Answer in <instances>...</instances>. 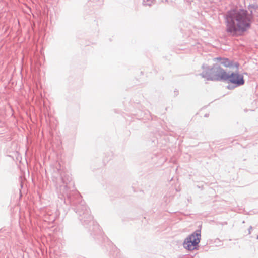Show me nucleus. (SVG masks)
<instances>
[{
  "mask_svg": "<svg viewBox=\"0 0 258 258\" xmlns=\"http://www.w3.org/2000/svg\"><path fill=\"white\" fill-rule=\"evenodd\" d=\"M226 31L230 35L236 36L239 32H245L251 26L253 20V11L244 9H232L224 15Z\"/></svg>",
  "mask_w": 258,
  "mask_h": 258,
  "instance_id": "nucleus-1",
  "label": "nucleus"
},
{
  "mask_svg": "<svg viewBox=\"0 0 258 258\" xmlns=\"http://www.w3.org/2000/svg\"><path fill=\"white\" fill-rule=\"evenodd\" d=\"M61 181L62 185L59 186L60 192L63 196H66L67 197L74 211L79 215L80 219L82 220L84 219V217H82V211L80 210L79 205H78L79 203L80 204L82 210H84L83 214L85 215V217L87 218V220L90 221L92 217L89 214V210L86 207L85 202L82 200L80 194L77 191L72 190L71 192L70 190L71 187H74V184L71 183L72 177L68 173L66 172L61 173Z\"/></svg>",
  "mask_w": 258,
  "mask_h": 258,
  "instance_id": "nucleus-2",
  "label": "nucleus"
},
{
  "mask_svg": "<svg viewBox=\"0 0 258 258\" xmlns=\"http://www.w3.org/2000/svg\"><path fill=\"white\" fill-rule=\"evenodd\" d=\"M202 68L205 69L200 75L208 81H225L226 74L227 72L222 68L218 63L214 64L212 67L204 65Z\"/></svg>",
  "mask_w": 258,
  "mask_h": 258,
  "instance_id": "nucleus-3",
  "label": "nucleus"
},
{
  "mask_svg": "<svg viewBox=\"0 0 258 258\" xmlns=\"http://www.w3.org/2000/svg\"><path fill=\"white\" fill-rule=\"evenodd\" d=\"M201 237V230H196L185 239L183 243L184 248L190 251L196 249V246L200 242Z\"/></svg>",
  "mask_w": 258,
  "mask_h": 258,
  "instance_id": "nucleus-4",
  "label": "nucleus"
},
{
  "mask_svg": "<svg viewBox=\"0 0 258 258\" xmlns=\"http://www.w3.org/2000/svg\"><path fill=\"white\" fill-rule=\"evenodd\" d=\"M225 81H227L228 82L232 84V85L227 86V88L229 89H232L243 85L245 83L243 76L242 74H239L238 72L227 73L225 79Z\"/></svg>",
  "mask_w": 258,
  "mask_h": 258,
  "instance_id": "nucleus-5",
  "label": "nucleus"
},
{
  "mask_svg": "<svg viewBox=\"0 0 258 258\" xmlns=\"http://www.w3.org/2000/svg\"><path fill=\"white\" fill-rule=\"evenodd\" d=\"M78 205H79V206L80 207V209L82 211L81 214H82V217H84V219L82 220H81V219H80L79 215L78 214V213H76L77 214V215H78V219L81 221L82 224L86 228H89V227H91V226H92L93 230H94V229L99 230V231L100 232V230L99 227V225L97 224H95L94 221H93V217L90 214V209H89V214L91 216V217H92V219H91V220H90V221H89L87 220V218L85 217V215L83 214V212H84V210H82V208H81L80 204H79V203L78 204ZM86 207L88 209H89L87 206H86ZM89 229H91V227H89Z\"/></svg>",
  "mask_w": 258,
  "mask_h": 258,
  "instance_id": "nucleus-6",
  "label": "nucleus"
},
{
  "mask_svg": "<svg viewBox=\"0 0 258 258\" xmlns=\"http://www.w3.org/2000/svg\"><path fill=\"white\" fill-rule=\"evenodd\" d=\"M213 61L216 62V63H218L220 65H222L225 67H231L233 66V62L229 60L227 58L225 57H215L213 59Z\"/></svg>",
  "mask_w": 258,
  "mask_h": 258,
  "instance_id": "nucleus-7",
  "label": "nucleus"
},
{
  "mask_svg": "<svg viewBox=\"0 0 258 258\" xmlns=\"http://www.w3.org/2000/svg\"><path fill=\"white\" fill-rule=\"evenodd\" d=\"M154 0H143V4L146 6H151Z\"/></svg>",
  "mask_w": 258,
  "mask_h": 258,
  "instance_id": "nucleus-8",
  "label": "nucleus"
},
{
  "mask_svg": "<svg viewBox=\"0 0 258 258\" xmlns=\"http://www.w3.org/2000/svg\"><path fill=\"white\" fill-rule=\"evenodd\" d=\"M248 8L249 9L250 8H252V9H255V10H258V5H254V4L249 5L248 6Z\"/></svg>",
  "mask_w": 258,
  "mask_h": 258,
  "instance_id": "nucleus-9",
  "label": "nucleus"
},
{
  "mask_svg": "<svg viewBox=\"0 0 258 258\" xmlns=\"http://www.w3.org/2000/svg\"><path fill=\"white\" fill-rule=\"evenodd\" d=\"M252 229V226H250L249 229H248V234H250L251 233V230Z\"/></svg>",
  "mask_w": 258,
  "mask_h": 258,
  "instance_id": "nucleus-10",
  "label": "nucleus"
},
{
  "mask_svg": "<svg viewBox=\"0 0 258 258\" xmlns=\"http://www.w3.org/2000/svg\"><path fill=\"white\" fill-rule=\"evenodd\" d=\"M234 66L236 67H238L239 66V64L238 63H235Z\"/></svg>",
  "mask_w": 258,
  "mask_h": 258,
  "instance_id": "nucleus-11",
  "label": "nucleus"
},
{
  "mask_svg": "<svg viewBox=\"0 0 258 258\" xmlns=\"http://www.w3.org/2000/svg\"><path fill=\"white\" fill-rule=\"evenodd\" d=\"M205 117H208V114H205Z\"/></svg>",
  "mask_w": 258,
  "mask_h": 258,
  "instance_id": "nucleus-12",
  "label": "nucleus"
},
{
  "mask_svg": "<svg viewBox=\"0 0 258 258\" xmlns=\"http://www.w3.org/2000/svg\"><path fill=\"white\" fill-rule=\"evenodd\" d=\"M186 1L188 2H190V1H192L193 0H186Z\"/></svg>",
  "mask_w": 258,
  "mask_h": 258,
  "instance_id": "nucleus-13",
  "label": "nucleus"
},
{
  "mask_svg": "<svg viewBox=\"0 0 258 258\" xmlns=\"http://www.w3.org/2000/svg\"><path fill=\"white\" fill-rule=\"evenodd\" d=\"M162 1L163 2L164 0H162ZM165 2L167 1V0H165Z\"/></svg>",
  "mask_w": 258,
  "mask_h": 258,
  "instance_id": "nucleus-14",
  "label": "nucleus"
},
{
  "mask_svg": "<svg viewBox=\"0 0 258 258\" xmlns=\"http://www.w3.org/2000/svg\"><path fill=\"white\" fill-rule=\"evenodd\" d=\"M257 239H258V236H257Z\"/></svg>",
  "mask_w": 258,
  "mask_h": 258,
  "instance_id": "nucleus-15",
  "label": "nucleus"
}]
</instances>
